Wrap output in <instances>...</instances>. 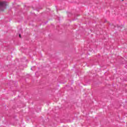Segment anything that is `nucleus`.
I'll return each instance as SVG.
<instances>
[{"instance_id":"nucleus-1","label":"nucleus","mask_w":127,"mask_h":127,"mask_svg":"<svg viewBox=\"0 0 127 127\" xmlns=\"http://www.w3.org/2000/svg\"><path fill=\"white\" fill-rule=\"evenodd\" d=\"M7 5L6 2L0 1V11H3L5 9V6Z\"/></svg>"},{"instance_id":"nucleus-2","label":"nucleus","mask_w":127,"mask_h":127,"mask_svg":"<svg viewBox=\"0 0 127 127\" xmlns=\"http://www.w3.org/2000/svg\"><path fill=\"white\" fill-rule=\"evenodd\" d=\"M19 37H21V35H20V34L19 35Z\"/></svg>"}]
</instances>
